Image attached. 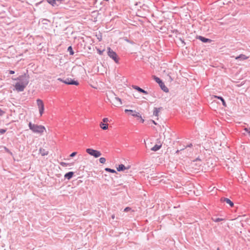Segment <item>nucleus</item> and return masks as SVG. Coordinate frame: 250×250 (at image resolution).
<instances>
[{"label": "nucleus", "mask_w": 250, "mask_h": 250, "mask_svg": "<svg viewBox=\"0 0 250 250\" xmlns=\"http://www.w3.org/2000/svg\"><path fill=\"white\" fill-rule=\"evenodd\" d=\"M6 131V129H0V133L1 134H4Z\"/></svg>", "instance_id": "25"}, {"label": "nucleus", "mask_w": 250, "mask_h": 250, "mask_svg": "<svg viewBox=\"0 0 250 250\" xmlns=\"http://www.w3.org/2000/svg\"><path fill=\"white\" fill-rule=\"evenodd\" d=\"M97 51H98V53H99L100 55H103V52H104V50H100L99 49H97Z\"/></svg>", "instance_id": "23"}, {"label": "nucleus", "mask_w": 250, "mask_h": 250, "mask_svg": "<svg viewBox=\"0 0 250 250\" xmlns=\"http://www.w3.org/2000/svg\"><path fill=\"white\" fill-rule=\"evenodd\" d=\"M14 73H15V72L14 71H13V70H10L9 71V73L10 74H14Z\"/></svg>", "instance_id": "32"}, {"label": "nucleus", "mask_w": 250, "mask_h": 250, "mask_svg": "<svg viewBox=\"0 0 250 250\" xmlns=\"http://www.w3.org/2000/svg\"><path fill=\"white\" fill-rule=\"evenodd\" d=\"M162 89L163 90H164V91H166V92L168 91L167 88L165 86V85H164H164H162Z\"/></svg>", "instance_id": "27"}, {"label": "nucleus", "mask_w": 250, "mask_h": 250, "mask_svg": "<svg viewBox=\"0 0 250 250\" xmlns=\"http://www.w3.org/2000/svg\"><path fill=\"white\" fill-rule=\"evenodd\" d=\"M86 152L89 155L94 156L95 158L99 157L101 155L100 151L92 148H87Z\"/></svg>", "instance_id": "5"}, {"label": "nucleus", "mask_w": 250, "mask_h": 250, "mask_svg": "<svg viewBox=\"0 0 250 250\" xmlns=\"http://www.w3.org/2000/svg\"><path fill=\"white\" fill-rule=\"evenodd\" d=\"M99 161L101 164H105L106 162V159L105 158L101 157L99 159Z\"/></svg>", "instance_id": "22"}, {"label": "nucleus", "mask_w": 250, "mask_h": 250, "mask_svg": "<svg viewBox=\"0 0 250 250\" xmlns=\"http://www.w3.org/2000/svg\"><path fill=\"white\" fill-rule=\"evenodd\" d=\"M221 201L222 202H226V203L228 204L229 205V206L231 207H232L234 205L233 203L232 202H231L229 199L228 198H222L221 199Z\"/></svg>", "instance_id": "10"}, {"label": "nucleus", "mask_w": 250, "mask_h": 250, "mask_svg": "<svg viewBox=\"0 0 250 250\" xmlns=\"http://www.w3.org/2000/svg\"><path fill=\"white\" fill-rule=\"evenodd\" d=\"M152 122H153V124H154L155 125H156V123L155 122V121H153Z\"/></svg>", "instance_id": "38"}, {"label": "nucleus", "mask_w": 250, "mask_h": 250, "mask_svg": "<svg viewBox=\"0 0 250 250\" xmlns=\"http://www.w3.org/2000/svg\"><path fill=\"white\" fill-rule=\"evenodd\" d=\"M58 80L67 84L79 85L78 82L72 80V79L67 78L65 80H63L61 78H58Z\"/></svg>", "instance_id": "6"}, {"label": "nucleus", "mask_w": 250, "mask_h": 250, "mask_svg": "<svg viewBox=\"0 0 250 250\" xmlns=\"http://www.w3.org/2000/svg\"><path fill=\"white\" fill-rule=\"evenodd\" d=\"M106 1H108V0H105Z\"/></svg>", "instance_id": "39"}, {"label": "nucleus", "mask_w": 250, "mask_h": 250, "mask_svg": "<svg viewBox=\"0 0 250 250\" xmlns=\"http://www.w3.org/2000/svg\"><path fill=\"white\" fill-rule=\"evenodd\" d=\"M29 128L34 132L42 134L45 130V128L42 125H37L32 124L31 123L29 124Z\"/></svg>", "instance_id": "2"}, {"label": "nucleus", "mask_w": 250, "mask_h": 250, "mask_svg": "<svg viewBox=\"0 0 250 250\" xmlns=\"http://www.w3.org/2000/svg\"><path fill=\"white\" fill-rule=\"evenodd\" d=\"M154 79L155 81L159 84L161 88H162V85L164 86V83L162 82V81L158 77L154 76Z\"/></svg>", "instance_id": "14"}, {"label": "nucleus", "mask_w": 250, "mask_h": 250, "mask_svg": "<svg viewBox=\"0 0 250 250\" xmlns=\"http://www.w3.org/2000/svg\"><path fill=\"white\" fill-rule=\"evenodd\" d=\"M179 152V150H177L176 151V153H178Z\"/></svg>", "instance_id": "37"}, {"label": "nucleus", "mask_w": 250, "mask_h": 250, "mask_svg": "<svg viewBox=\"0 0 250 250\" xmlns=\"http://www.w3.org/2000/svg\"><path fill=\"white\" fill-rule=\"evenodd\" d=\"M169 81L170 82H171L172 81V78H171V77L170 76H169Z\"/></svg>", "instance_id": "34"}, {"label": "nucleus", "mask_w": 250, "mask_h": 250, "mask_svg": "<svg viewBox=\"0 0 250 250\" xmlns=\"http://www.w3.org/2000/svg\"><path fill=\"white\" fill-rule=\"evenodd\" d=\"M161 147V145H155L153 147L151 148V150L156 151L159 150Z\"/></svg>", "instance_id": "19"}, {"label": "nucleus", "mask_w": 250, "mask_h": 250, "mask_svg": "<svg viewBox=\"0 0 250 250\" xmlns=\"http://www.w3.org/2000/svg\"><path fill=\"white\" fill-rule=\"evenodd\" d=\"M105 170L106 171L111 172V173H116V171L114 169H111V168H105Z\"/></svg>", "instance_id": "20"}, {"label": "nucleus", "mask_w": 250, "mask_h": 250, "mask_svg": "<svg viewBox=\"0 0 250 250\" xmlns=\"http://www.w3.org/2000/svg\"><path fill=\"white\" fill-rule=\"evenodd\" d=\"M29 78L25 74L19 76L18 80L19 82H17L15 87L18 91H23L25 87L27 86L29 83Z\"/></svg>", "instance_id": "1"}, {"label": "nucleus", "mask_w": 250, "mask_h": 250, "mask_svg": "<svg viewBox=\"0 0 250 250\" xmlns=\"http://www.w3.org/2000/svg\"><path fill=\"white\" fill-rule=\"evenodd\" d=\"M223 220V219H221V218H217L214 221L216 222H219V221H222Z\"/></svg>", "instance_id": "29"}, {"label": "nucleus", "mask_w": 250, "mask_h": 250, "mask_svg": "<svg viewBox=\"0 0 250 250\" xmlns=\"http://www.w3.org/2000/svg\"><path fill=\"white\" fill-rule=\"evenodd\" d=\"M245 130L249 133H250V128L249 129H248V128H245Z\"/></svg>", "instance_id": "31"}, {"label": "nucleus", "mask_w": 250, "mask_h": 250, "mask_svg": "<svg viewBox=\"0 0 250 250\" xmlns=\"http://www.w3.org/2000/svg\"><path fill=\"white\" fill-rule=\"evenodd\" d=\"M37 104L39 109L40 116H42L44 111V105L42 100L38 99L37 100Z\"/></svg>", "instance_id": "4"}, {"label": "nucleus", "mask_w": 250, "mask_h": 250, "mask_svg": "<svg viewBox=\"0 0 250 250\" xmlns=\"http://www.w3.org/2000/svg\"><path fill=\"white\" fill-rule=\"evenodd\" d=\"M130 209H131V208L129 207H126L125 208L124 211L127 212V211L130 210Z\"/></svg>", "instance_id": "28"}, {"label": "nucleus", "mask_w": 250, "mask_h": 250, "mask_svg": "<svg viewBox=\"0 0 250 250\" xmlns=\"http://www.w3.org/2000/svg\"><path fill=\"white\" fill-rule=\"evenodd\" d=\"M4 114V112L0 109V116Z\"/></svg>", "instance_id": "30"}, {"label": "nucleus", "mask_w": 250, "mask_h": 250, "mask_svg": "<svg viewBox=\"0 0 250 250\" xmlns=\"http://www.w3.org/2000/svg\"><path fill=\"white\" fill-rule=\"evenodd\" d=\"M73 175H74L73 172H72V171L69 172L64 175V177L68 180H70L72 177Z\"/></svg>", "instance_id": "13"}, {"label": "nucleus", "mask_w": 250, "mask_h": 250, "mask_svg": "<svg viewBox=\"0 0 250 250\" xmlns=\"http://www.w3.org/2000/svg\"><path fill=\"white\" fill-rule=\"evenodd\" d=\"M114 217H115L114 215H112V219H114Z\"/></svg>", "instance_id": "35"}, {"label": "nucleus", "mask_w": 250, "mask_h": 250, "mask_svg": "<svg viewBox=\"0 0 250 250\" xmlns=\"http://www.w3.org/2000/svg\"><path fill=\"white\" fill-rule=\"evenodd\" d=\"M214 97L215 98H217L218 99H220L221 100V101H222V104H223V105L224 106H227V104H226V103L225 101H224V99L222 97H219V96H214Z\"/></svg>", "instance_id": "18"}, {"label": "nucleus", "mask_w": 250, "mask_h": 250, "mask_svg": "<svg viewBox=\"0 0 250 250\" xmlns=\"http://www.w3.org/2000/svg\"><path fill=\"white\" fill-rule=\"evenodd\" d=\"M249 58V57L246 56L244 54H241L239 56H237L235 58L236 60L241 59L242 60H245Z\"/></svg>", "instance_id": "17"}, {"label": "nucleus", "mask_w": 250, "mask_h": 250, "mask_svg": "<svg viewBox=\"0 0 250 250\" xmlns=\"http://www.w3.org/2000/svg\"><path fill=\"white\" fill-rule=\"evenodd\" d=\"M130 167V166L125 167L123 164H121L117 167V170L118 171H124L125 169H128Z\"/></svg>", "instance_id": "9"}, {"label": "nucleus", "mask_w": 250, "mask_h": 250, "mask_svg": "<svg viewBox=\"0 0 250 250\" xmlns=\"http://www.w3.org/2000/svg\"><path fill=\"white\" fill-rule=\"evenodd\" d=\"M5 150H6V151L7 152H9V153H10L11 154H12V153H11V152H10L9 151V149H7V148H6V147H5Z\"/></svg>", "instance_id": "33"}, {"label": "nucleus", "mask_w": 250, "mask_h": 250, "mask_svg": "<svg viewBox=\"0 0 250 250\" xmlns=\"http://www.w3.org/2000/svg\"><path fill=\"white\" fill-rule=\"evenodd\" d=\"M77 152H72L70 155V157H74L76 154H77Z\"/></svg>", "instance_id": "26"}, {"label": "nucleus", "mask_w": 250, "mask_h": 250, "mask_svg": "<svg viewBox=\"0 0 250 250\" xmlns=\"http://www.w3.org/2000/svg\"><path fill=\"white\" fill-rule=\"evenodd\" d=\"M162 108H154L153 111V115L157 117L159 116V114Z\"/></svg>", "instance_id": "12"}, {"label": "nucleus", "mask_w": 250, "mask_h": 250, "mask_svg": "<svg viewBox=\"0 0 250 250\" xmlns=\"http://www.w3.org/2000/svg\"><path fill=\"white\" fill-rule=\"evenodd\" d=\"M122 102L120 98L115 97L114 100V104L116 106H120L122 104Z\"/></svg>", "instance_id": "8"}, {"label": "nucleus", "mask_w": 250, "mask_h": 250, "mask_svg": "<svg viewBox=\"0 0 250 250\" xmlns=\"http://www.w3.org/2000/svg\"><path fill=\"white\" fill-rule=\"evenodd\" d=\"M125 112H129L130 115L132 116L136 117L140 119L142 122V123H144V120L142 118V116L139 113L137 112L135 110H132L130 109H125Z\"/></svg>", "instance_id": "7"}, {"label": "nucleus", "mask_w": 250, "mask_h": 250, "mask_svg": "<svg viewBox=\"0 0 250 250\" xmlns=\"http://www.w3.org/2000/svg\"><path fill=\"white\" fill-rule=\"evenodd\" d=\"M39 151L42 156H45L48 154V151L42 148L40 149Z\"/></svg>", "instance_id": "16"}, {"label": "nucleus", "mask_w": 250, "mask_h": 250, "mask_svg": "<svg viewBox=\"0 0 250 250\" xmlns=\"http://www.w3.org/2000/svg\"><path fill=\"white\" fill-rule=\"evenodd\" d=\"M200 40L203 41V42H207L208 41H210V40L209 39H206V38H205L204 37H200Z\"/></svg>", "instance_id": "21"}, {"label": "nucleus", "mask_w": 250, "mask_h": 250, "mask_svg": "<svg viewBox=\"0 0 250 250\" xmlns=\"http://www.w3.org/2000/svg\"><path fill=\"white\" fill-rule=\"evenodd\" d=\"M133 88L137 90L138 91L143 93L145 94H146L147 93L146 91L144 90V89H142L141 88L137 86H134Z\"/></svg>", "instance_id": "15"}, {"label": "nucleus", "mask_w": 250, "mask_h": 250, "mask_svg": "<svg viewBox=\"0 0 250 250\" xmlns=\"http://www.w3.org/2000/svg\"><path fill=\"white\" fill-rule=\"evenodd\" d=\"M108 119L107 118H104L103 119V123L107 124V123L108 122Z\"/></svg>", "instance_id": "24"}, {"label": "nucleus", "mask_w": 250, "mask_h": 250, "mask_svg": "<svg viewBox=\"0 0 250 250\" xmlns=\"http://www.w3.org/2000/svg\"><path fill=\"white\" fill-rule=\"evenodd\" d=\"M100 127L103 130H107L108 127V124L101 122L100 125Z\"/></svg>", "instance_id": "11"}, {"label": "nucleus", "mask_w": 250, "mask_h": 250, "mask_svg": "<svg viewBox=\"0 0 250 250\" xmlns=\"http://www.w3.org/2000/svg\"><path fill=\"white\" fill-rule=\"evenodd\" d=\"M107 54L108 56L112 59L116 63L119 62V58L115 52L113 51L110 47L107 48Z\"/></svg>", "instance_id": "3"}, {"label": "nucleus", "mask_w": 250, "mask_h": 250, "mask_svg": "<svg viewBox=\"0 0 250 250\" xmlns=\"http://www.w3.org/2000/svg\"><path fill=\"white\" fill-rule=\"evenodd\" d=\"M68 49H72L71 47V46H69V47H68Z\"/></svg>", "instance_id": "36"}]
</instances>
